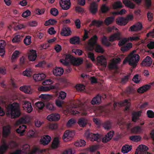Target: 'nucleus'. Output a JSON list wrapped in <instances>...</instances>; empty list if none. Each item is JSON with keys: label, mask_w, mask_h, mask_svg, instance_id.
Returning <instances> with one entry per match:
<instances>
[{"label": "nucleus", "mask_w": 154, "mask_h": 154, "mask_svg": "<svg viewBox=\"0 0 154 154\" xmlns=\"http://www.w3.org/2000/svg\"><path fill=\"white\" fill-rule=\"evenodd\" d=\"M7 115L11 116V118L15 119L19 117L21 114V112L19 104L14 103L8 105L6 108Z\"/></svg>", "instance_id": "nucleus-1"}, {"label": "nucleus", "mask_w": 154, "mask_h": 154, "mask_svg": "<svg viewBox=\"0 0 154 154\" xmlns=\"http://www.w3.org/2000/svg\"><path fill=\"white\" fill-rule=\"evenodd\" d=\"M140 58V56L138 54L131 53L128 56L126 60H125L123 61V64H125L127 61L129 65L132 66L133 68H134L139 61Z\"/></svg>", "instance_id": "nucleus-2"}, {"label": "nucleus", "mask_w": 154, "mask_h": 154, "mask_svg": "<svg viewBox=\"0 0 154 154\" xmlns=\"http://www.w3.org/2000/svg\"><path fill=\"white\" fill-rule=\"evenodd\" d=\"M26 131L27 132V135L30 137H33L34 136L35 132L32 130L27 129V126L24 125H20L19 128L17 129L16 131L18 134H20V136H22L23 134V133Z\"/></svg>", "instance_id": "nucleus-3"}, {"label": "nucleus", "mask_w": 154, "mask_h": 154, "mask_svg": "<svg viewBox=\"0 0 154 154\" xmlns=\"http://www.w3.org/2000/svg\"><path fill=\"white\" fill-rule=\"evenodd\" d=\"M85 135L87 137L92 141H96L98 142H100L101 140L100 136L98 134H94L86 132Z\"/></svg>", "instance_id": "nucleus-4"}, {"label": "nucleus", "mask_w": 154, "mask_h": 154, "mask_svg": "<svg viewBox=\"0 0 154 154\" xmlns=\"http://www.w3.org/2000/svg\"><path fill=\"white\" fill-rule=\"evenodd\" d=\"M75 134V133L74 131L66 130L64 132L63 137V139L64 141H68V139L70 138L73 137Z\"/></svg>", "instance_id": "nucleus-5"}, {"label": "nucleus", "mask_w": 154, "mask_h": 154, "mask_svg": "<svg viewBox=\"0 0 154 154\" xmlns=\"http://www.w3.org/2000/svg\"><path fill=\"white\" fill-rule=\"evenodd\" d=\"M74 58L70 54L65 55V59H61L60 62L63 65L67 66L69 65V62L73 61Z\"/></svg>", "instance_id": "nucleus-6"}, {"label": "nucleus", "mask_w": 154, "mask_h": 154, "mask_svg": "<svg viewBox=\"0 0 154 154\" xmlns=\"http://www.w3.org/2000/svg\"><path fill=\"white\" fill-rule=\"evenodd\" d=\"M60 4L61 8L64 10H67L70 7V0H61Z\"/></svg>", "instance_id": "nucleus-7"}, {"label": "nucleus", "mask_w": 154, "mask_h": 154, "mask_svg": "<svg viewBox=\"0 0 154 154\" xmlns=\"http://www.w3.org/2000/svg\"><path fill=\"white\" fill-rule=\"evenodd\" d=\"M23 108L28 113H30L33 110V108L30 102L25 101L23 104Z\"/></svg>", "instance_id": "nucleus-8"}, {"label": "nucleus", "mask_w": 154, "mask_h": 154, "mask_svg": "<svg viewBox=\"0 0 154 154\" xmlns=\"http://www.w3.org/2000/svg\"><path fill=\"white\" fill-rule=\"evenodd\" d=\"M52 72L53 74L55 76H60L63 74L64 70L62 68L56 67L53 69Z\"/></svg>", "instance_id": "nucleus-9"}, {"label": "nucleus", "mask_w": 154, "mask_h": 154, "mask_svg": "<svg viewBox=\"0 0 154 154\" xmlns=\"http://www.w3.org/2000/svg\"><path fill=\"white\" fill-rule=\"evenodd\" d=\"M114 134V132L113 131H110L107 133L103 138L102 141L103 143H106L112 138Z\"/></svg>", "instance_id": "nucleus-10"}, {"label": "nucleus", "mask_w": 154, "mask_h": 154, "mask_svg": "<svg viewBox=\"0 0 154 154\" xmlns=\"http://www.w3.org/2000/svg\"><path fill=\"white\" fill-rule=\"evenodd\" d=\"M142 28V25L140 23H137L131 26L129 29V31L131 32L137 31L140 30Z\"/></svg>", "instance_id": "nucleus-11"}, {"label": "nucleus", "mask_w": 154, "mask_h": 154, "mask_svg": "<svg viewBox=\"0 0 154 154\" xmlns=\"http://www.w3.org/2000/svg\"><path fill=\"white\" fill-rule=\"evenodd\" d=\"M46 77V75L43 73L35 74L33 77L35 81H40L44 80Z\"/></svg>", "instance_id": "nucleus-12"}, {"label": "nucleus", "mask_w": 154, "mask_h": 154, "mask_svg": "<svg viewBox=\"0 0 154 154\" xmlns=\"http://www.w3.org/2000/svg\"><path fill=\"white\" fill-rule=\"evenodd\" d=\"M19 89L20 90L23 91L26 94H32L33 91L29 85H24L21 86L20 88Z\"/></svg>", "instance_id": "nucleus-13"}, {"label": "nucleus", "mask_w": 154, "mask_h": 154, "mask_svg": "<svg viewBox=\"0 0 154 154\" xmlns=\"http://www.w3.org/2000/svg\"><path fill=\"white\" fill-rule=\"evenodd\" d=\"M152 63V60L151 58L149 56H147L143 60L141 65L143 66H151Z\"/></svg>", "instance_id": "nucleus-14"}, {"label": "nucleus", "mask_w": 154, "mask_h": 154, "mask_svg": "<svg viewBox=\"0 0 154 154\" xmlns=\"http://www.w3.org/2000/svg\"><path fill=\"white\" fill-rule=\"evenodd\" d=\"M51 140V137L46 135H44L43 137L40 139V142L41 144L44 145H46L50 142Z\"/></svg>", "instance_id": "nucleus-15"}, {"label": "nucleus", "mask_w": 154, "mask_h": 154, "mask_svg": "<svg viewBox=\"0 0 154 154\" xmlns=\"http://www.w3.org/2000/svg\"><path fill=\"white\" fill-rule=\"evenodd\" d=\"M97 5L94 2L91 3L89 11L92 15L95 14L97 11Z\"/></svg>", "instance_id": "nucleus-16"}, {"label": "nucleus", "mask_w": 154, "mask_h": 154, "mask_svg": "<svg viewBox=\"0 0 154 154\" xmlns=\"http://www.w3.org/2000/svg\"><path fill=\"white\" fill-rule=\"evenodd\" d=\"M47 119L50 121H58L60 118V115L58 114H52L49 115L47 117Z\"/></svg>", "instance_id": "nucleus-17"}, {"label": "nucleus", "mask_w": 154, "mask_h": 154, "mask_svg": "<svg viewBox=\"0 0 154 154\" xmlns=\"http://www.w3.org/2000/svg\"><path fill=\"white\" fill-rule=\"evenodd\" d=\"M97 62L104 67L107 66L106 60L103 56H98L97 58Z\"/></svg>", "instance_id": "nucleus-18"}, {"label": "nucleus", "mask_w": 154, "mask_h": 154, "mask_svg": "<svg viewBox=\"0 0 154 154\" xmlns=\"http://www.w3.org/2000/svg\"><path fill=\"white\" fill-rule=\"evenodd\" d=\"M37 57L36 51L33 50H30L28 58L29 60L34 61Z\"/></svg>", "instance_id": "nucleus-19"}, {"label": "nucleus", "mask_w": 154, "mask_h": 154, "mask_svg": "<svg viewBox=\"0 0 154 154\" xmlns=\"http://www.w3.org/2000/svg\"><path fill=\"white\" fill-rule=\"evenodd\" d=\"M116 23L120 26H125L128 23L127 19L122 17H120L116 19Z\"/></svg>", "instance_id": "nucleus-20"}, {"label": "nucleus", "mask_w": 154, "mask_h": 154, "mask_svg": "<svg viewBox=\"0 0 154 154\" xmlns=\"http://www.w3.org/2000/svg\"><path fill=\"white\" fill-rule=\"evenodd\" d=\"M101 97L99 94H98L94 97L91 102V104L93 105L99 104L101 102Z\"/></svg>", "instance_id": "nucleus-21"}, {"label": "nucleus", "mask_w": 154, "mask_h": 154, "mask_svg": "<svg viewBox=\"0 0 154 154\" xmlns=\"http://www.w3.org/2000/svg\"><path fill=\"white\" fill-rule=\"evenodd\" d=\"M60 34L62 36H68L71 34V31L69 28L64 27L62 29Z\"/></svg>", "instance_id": "nucleus-22"}, {"label": "nucleus", "mask_w": 154, "mask_h": 154, "mask_svg": "<svg viewBox=\"0 0 154 154\" xmlns=\"http://www.w3.org/2000/svg\"><path fill=\"white\" fill-rule=\"evenodd\" d=\"M120 39V34L118 32L111 35L109 38L110 42H113L115 40H119Z\"/></svg>", "instance_id": "nucleus-23"}, {"label": "nucleus", "mask_w": 154, "mask_h": 154, "mask_svg": "<svg viewBox=\"0 0 154 154\" xmlns=\"http://www.w3.org/2000/svg\"><path fill=\"white\" fill-rule=\"evenodd\" d=\"M98 38L96 35H94L89 40L88 42V45L90 47H93L97 43Z\"/></svg>", "instance_id": "nucleus-24"}, {"label": "nucleus", "mask_w": 154, "mask_h": 154, "mask_svg": "<svg viewBox=\"0 0 154 154\" xmlns=\"http://www.w3.org/2000/svg\"><path fill=\"white\" fill-rule=\"evenodd\" d=\"M5 43L4 41H0V55L1 56H3L5 54Z\"/></svg>", "instance_id": "nucleus-25"}, {"label": "nucleus", "mask_w": 154, "mask_h": 154, "mask_svg": "<svg viewBox=\"0 0 154 154\" xmlns=\"http://www.w3.org/2000/svg\"><path fill=\"white\" fill-rule=\"evenodd\" d=\"M150 87V86L148 85H144L139 88L137 90V92L139 93H143L148 91Z\"/></svg>", "instance_id": "nucleus-26"}, {"label": "nucleus", "mask_w": 154, "mask_h": 154, "mask_svg": "<svg viewBox=\"0 0 154 154\" xmlns=\"http://www.w3.org/2000/svg\"><path fill=\"white\" fill-rule=\"evenodd\" d=\"M141 111L133 112L132 113V121L134 122H136V120L138 119L141 116Z\"/></svg>", "instance_id": "nucleus-27"}, {"label": "nucleus", "mask_w": 154, "mask_h": 154, "mask_svg": "<svg viewBox=\"0 0 154 154\" xmlns=\"http://www.w3.org/2000/svg\"><path fill=\"white\" fill-rule=\"evenodd\" d=\"M9 146L5 142L0 147V154H4L9 149Z\"/></svg>", "instance_id": "nucleus-28"}, {"label": "nucleus", "mask_w": 154, "mask_h": 154, "mask_svg": "<svg viewBox=\"0 0 154 154\" xmlns=\"http://www.w3.org/2000/svg\"><path fill=\"white\" fill-rule=\"evenodd\" d=\"M132 147V146L131 145L126 144L122 147L121 152L123 153H127L131 150Z\"/></svg>", "instance_id": "nucleus-29"}, {"label": "nucleus", "mask_w": 154, "mask_h": 154, "mask_svg": "<svg viewBox=\"0 0 154 154\" xmlns=\"http://www.w3.org/2000/svg\"><path fill=\"white\" fill-rule=\"evenodd\" d=\"M132 47V45L131 43H129L122 47L121 50L123 52H124L129 50Z\"/></svg>", "instance_id": "nucleus-30"}, {"label": "nucleus", "mask_w": 154, "mask_h": 154, "mask_svg": "<svg viewBox=\"0 0 154 154\" xmlns=\"http://www.w3.org/2000/svg\"><path fill=\"white\" fill-rule=\"evenodd\" d=\"M122 2L126 6L131 9L134 8L135 7L134 5L129 0H123Z\"/></svg>", "instance_id": "nucleus-31"}, {"label": "nucleus", "mask_w": 154, "mask_h": 154, "mask_svg": "<svg viewBox=\"0 0 154 154\" xmlns=\"http://www.w3.org/2000/svg\"><path fill=\"white\" fill-rule=\"evenodd\" d=\"M69 42L72 44H79L80 38L78 36H75L70 38Z\"/></svg>", "instance_id": "nucleus-32"}, {"label": "nucleus", "mask_w": 154, "mask_h": 154, "mask_svg": "<svg viewBox=\"0 0 154 154\" xmlns=\"http://www.w3.org/2000/svg\"><path fill=\"white\" fill-rule=\"evenodd\" d=\"M103 22L100 20H94L90 24V26L96 25L97 27H99L103 24Z\"/></svg>", "instance_id": "nucleus-33"}, {"label": "nucleus", "mask_w": 154, "mask_h": 154, "mask_svg": "<svg viewBox=\"0 0 154 154\" xmlns=\"http://www.w3.org/2000/svg\"><path fill=\"white\" fill-rule=\"evenodd\" d=\"M114 18L112 16L107 17L104 21V23L107 26L111 24L114 22Z\"/></svg>", "instance_id": "nucleus-34"}, {"label": "nucleus", "mask_w": 154, "mask_h": 154, "mask_svg": "<svg viewBox=\"0 0 154 154\" xmlns=\"http://www.w3.org/2000/svg\"><path fill=\"white\" fill-rule=\"evenodd\" d=\"M78 123L80 127H85L87 124V121L84 118H81L79 119Z\"/></svg>", "instance_id": "nucleus-35"}, {"label": "nucleus", "mask_w": 154, "mask_h": 154, "mask_svg": "<svg viewBox=\"0 0 154 154\" xmlns=\"http://www.w3.org/2000/svg\"><path fill=\"white\" fill-rule=\"evenodd\" d=\"M10 128L8 126L5 127L3 128V135L4 137H6L10 134Z\"/></svg>", "instance_id": "nucleus-36"}, {"label": "nucleus", "mask_w": 154, "mask_h": 154, "mask_svg": "<svg viewBox=\"0 0 154 154\" xmlns=\"http://www.w3.org/2000/svg\"><path fill=\"white\" fill-rule=\"evenodd\" d=\"M59 143L60 141L58 138L57 137L55 138L54 139L52 143V148L54 149L57 148L59 146Z\"/></svg>", "instance_id": "nucleus-37"}, {"label": "nucleus", "mask_w": 154, "mask_h": 154, "mask_svg": "<svg viewBox=\"0 0 154 154\" xmlns=\"http://www.w3.org/2000/svg\"><path fill=\"white\" fill-rule=\"evenodd\" d=\"M101 42L103 45L106 47H109L111 45V43L109 42L107 38L104 35L103 36L102 38Z\"/></svg>", "instance_id": "nucleus-38"}, {"label": "nucleus", "mask_w": 154, "mask_h": 154, "mask_svg": "<svg viewBox=\"0 0 154 154\" xmlns=\"http://www.w3.org/2000/svg\"><path fill=\"white\" fill-rule=\"evenodd\" d=\"M55 87L51 86L49 87H45L41 86L38 88L39 91H50L51 89H54Z\"/></svg>", "instance_id": "nucleus-39"}, {"label": "nucleus", "mask_w": 154, "mask_h": 154, "mask_svg": "<svg viewBox=\"0 0 154 154\" xmlns=\"http://www.w3.org/2000/svg\"><path fill=\"white\" fill-rule=\"evenodd\" d=\"M86 145V142L83 140H77L74 143V145L77 146H84Z\"/></svg>", "instance_id": "nucleus-40"}, {"label": "nucleus", "mask_w": 154, "mask_h": 154, "mask_svg": "<svg viewBox=\"0 0 154 154\" xmlns=\"http://www.w3.org/2000/svg\"><path fill=\"white\" fill-rule=\"evenodd\" d=\"M121 105L122 106H125L126 107L125 109V110H128L129 109V108L131 106V104L130 102L128 101L127 99L124 100V102L122 103Z\"/></svg>", "instance_id": "nucleus-41"}, {"label": "nucleus", "mask_w": 154, "mask_h": 154, "mask_svg": "<svg viewBox=\"0 0 154 154\" xmlns=\"http://www.w3.org/2000/svg\"><path fill=\"white\" fill-rule=\"evenodd\" d=\"M113 7L114 9H117L123 8V6L121 2L118 1L115 3L113 5Z\"/></svg>", "instance_id": "nucleus-42"}, {"label": "nucleus", "mask_w": 154, "mask_h": 154, "mask_svg": "<svg viewBox=\"0 0 154 154\" xmlns=\"http://www.w3.org/2000/svg\"><path fill=\"white\" fill-rule=\"evenodd\" d=\"M142 131V129L141 127L137 126L133 128L131 130V132L132 133H137L141 132Z\"/></svg>", "instance_id": "nucleus-43"}, {"label": "nucleus", "mask_w": 154, "mask_h": 154, "mask_svg": "<svg viewBox=\"0 0 154 154\" xmlns=\"http://www.w3.org/2000/svg\"><path fill=\"white\" fill-rule=\"evenodd\" d=\"M74 64L76 66H79L83 62V60L82 58L74 59Z\"/></svg>", "instance_id": "nucleus-44"}, {"label": "nucleus", "mask_w": 154, "mask_h": 154, "mask_svg": "<svg viewBox=\"0 0 154 154\" xmlns=\"http://www.w3.org/2000/svg\"><path fill=\"white\" fill-rule=\"evenodd\" d=\"M141 137L139 136L134 135L130 137V139L131 140L134 142H138L141 139Z\"/></svg>", "instance_id": "nucleus-45"}, {"label": "nucleus", "mask_w": 154, "mask_h": 154, "mask_svg": "<svg viewBox=\"0 0 154 154\" xmlns=\"http://www.w3.org/2000/svg\"><path fill=\"white\" fill-rule=\"evenodd\" d=\"M66 93L63 91H61L59 93L58 98L59 99L63 100L66 97Z\"/></svg>", "instance_id": "nucleus-46"}, {"label": "nucleus", "mask_w": 154, "mask_h": 154, "mask_svg": "<svg viewBox=\"0 0 154 154\" xmlns=\"http://www.w3.org/2000/svg\"><path fill=\"white\" fill-rule=\"evenodd\" d=\"M128 41V40L127 38H124L120 40L118 43V45L120 47H122L125 45V43Z\"/></svg>", "instance_id": "nucleus-47"}, {"label": "nucleus", "mask_w": 154, "mask_h": 154, "mask_svg": "<svg viewBox=\"0 0 154 154\" xmlns=\"http://www.w3.org/2000/svg\"><path fill=\"white\" fill-rule=\"evenodd\" d=\"M35 105L39 110L42 109L45 106L44 103L41 102H38L35 103Z\"/></svg>", "instance_id": "nucleus-48"}, {"label": "nucleus", "mask_w": 154, "mask_h": 154, "mask_svg": "<svg viewBox=\"0 0 154 154\" xmlns=\"http://www.w3.org/2000/svg\"><path fill=\"white\" fill-rule=\"evenodd\" d=\"M31 37L30 36H27L26 37L24 40V43L26 45H29L31 43Z\"/></svg>", "instance_id": "nucleus-49"}, {"label": "nucleus", "mask_w": 154, "mask_h": 154, "mask_svg": "<svg viewBox=\"0 0 154 154\" xmlns=\"http://www.w3.org/2000/svg\"><path fill=\"white\" fill-rule=\"evenodd\" d=\"M21 36L19 35H15L12 40L13 43H18L19 42L21 39Z\"/></svg>", "instance_id": "nucleus-50"}, {"label": "nucleus", "mask_w": 154, "mask_h": 154, "mask_svg": "<svg viewBox=\"0 0 154 154\" xmlns=\"http://www.w3.org/2000/svg\"><path fill=\"white\" fill-rule=\"evenodd\" d=\"M103 126L105 129L109 130L111 128V123L109 121H107L104 123Z\"/></svg>", "instance_id": "nucleus-51"}, {"label": "nucleus", "mask_w": 154, "mask_h": 154, "mask_svg": "<svg viewBox=\"0 0 154 154\" xmlns=\"http://www.w3.org/2000/svg\"><path fill=\"white\" fill-rule=\"evenodd\" d=\"M76 123L75 119H71L69 120L66 124V126L68 128H70L73 125H74Z\"/></svg>", "instance_id": "nucleus-52"}, {"label": "nucleus", "mask_w": 154, "mask_h": 154, "mask_svg": "<svg viewBox=\"0 0 154 154\" xmlns=\"http://www.w3.org/2000/svg\"><path fill=\"white\" fill-rule=\"evenodd\" d=\"M95 51L96 52L101 53H103L104 51L103 49L100 45H97L96 46Z\"/></svg>", "instance_id": "nucleus-53"}, {"label": "nucleus", "mask_w": 154, "mask_h": 154, "mask_svg": "<svg viewBox=\"0 0 154 154\" xmlns=\"http://www.w3.org/2000/svg\"><path fill=\"white\" fill-rule=\"evenodd\" d=\"M138 149L140 152L146 151L148 149V148L145 145H140L138 147Z\"/></svg>", "instance_id": "nucleus-54"}, {"label": "nucleus", "mask_w": 154, "mask_h": 154, "mask_svg": "<svg viewBox=\"0 0 154 154\" xmlns=\"http://www.w3.org/2000/svg\"><path fill=\"white\" fill-rule=\"evenodd\" d=\"M89 32L86 29L84 30V35L82 39V40L83 41H85L86 39H88L89 38V36L88 35V33Z\"/></svg>", "instance_id": "nucleus-55"}, {"label": "nucleus", "mask_w": 154, "mask_h": 154, "mask_svg": "<svg viewBox=\"0 0 154 154\" xmlns=\"http://www.w3.org/2000/svg\"><path fill=\"white\" fill-rule=\"evenodd\" d=\"M130 76V75L129 74L126 76H125L124 77L122 78L121 79V83L122 84H124L127 82H128Z\"/></svg>", "instance_id": "nucleus-56"}, {"label": "nucleus", "mask_w": 154, "mask_h": 154, "mask_svg": "<svg viewBox=\"0 0 154 154\" xmlns=\"http://www.w3.org/2000/svg\"><path fill=\"white\" fill-rule=\"evenodd\" d=\"M146 114L149 118H152L154 117V112L151 110H147Z\"/></svg>", "instance_id": "nucleus-57"}, {"label": "nucleus", "mask_w": 154, "mask_h": 154, "mask_svg": "<svg viewBox=\"0 0 154 154\" xmlns=\"http://www.w3.org/2000/svg\"><path fill=\"white\" fill-rule=\"evenodd\" d=\"M101 10L102 13H106L109 10V8L106 5H103L102 6Z\"/></svg>", "instance_id": "nucleus-58"}, {"label": "nucleus", "mask_w": 154, "mask_h": 154, "mask_svg": "<svg viewBox=\"0 0 154 154\" xmlns=\"http://www.w3.org/2000/svg\"><path fill=\"white\" fill-rule=\"evenodd\" d=\"M76 89L78 91H82L85 89V86L82 84H77L76 86Z\"/></svg>", "instance_id": "nucleus-59"}, {"label": "nucleus", "mask_w": 154, "mask_h": 154, "mask_svg": "<svg viewBox=\"0 0 154 154\" xmlns=\"http://www.w3.org/2000/svg\"><path fill=\"white\" fill-rule=\"evenodd\" d=\"M31 71L30 69H26L25 71L23 72V74L24 76H26L27 77H30L31 75L30 73Z\"/></svg>", "instance_id": "nucleus-60"}, {"label": "nucleus", "mask_w": 154, "mask_h": 154, "mask_svg": "<svg viewBox=\"0 0 154 154\" xmlns=\"http://www.w3.org/2000/svg\"><path fill=\"white\" fill-rule=\"evenodd\" d=\"M50 13L52 15L56 16L58 14V10L55 8H52L50 11Z\"/></svg>", "instance_id": "nucleus-61"}, {"label": "nucleus", "mask_w": 154, "mask_h": 154, "mask_svg": "<svg viewBox=\"0 0 154 154\" xmlns=\"http://www.w3.org/2000/svg\"><path fill=\"white\" fill-rule=\"evenodd\" d=\"M30 11L29 10H27L23 13L22 16V17L26 18L29 16L30 15Z\"/></svg>", "instance_id": "nucleus-62"}, {"label": "nucleus", "mask_w": 154, "mask_h": 154, "mask_svg": "<svg viewBox=\"0 0 154 154\" xmlns=\"http://www.w3.org/2000/svg\"><path fill=\"white\" fill-rule=\"evenodd\" d=\"M88 58H90L92 61L94 62L95 61V59L94 54L93 53L91 52L88 53Z\"/></svg>", "instance_id": "nucleus-63"}, {"label": "nucleus", "mask_w": 154, "mask_h": 154, "mask_svg": "<svg viewBox=\"0 0 154 154\" xmlns=\"http://www.w3.org/2000/svg\"><path fill=\"white\" fill-rule=\"evenodd\" d=\"M60 99H57L56 100V104L59 107H62V105L63 103V101L60 100Z\"/></svg>", "instance_id": "nucleus-64"}]
</instances>
